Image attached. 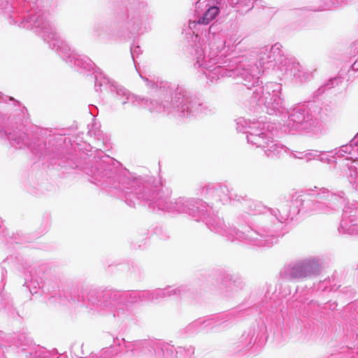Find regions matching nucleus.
Instances as JSON below:
<instances>
[{"label":"nucleus","mask_w":358,"mask_h":358,"mask_svg":"<svg viewBox=\"0 0 358 358\" xmlns=\"http://www.w3.org/2000/svg\"><path fill=\"white\" fill-rule=\"evenodd\" d=\"M346 201L345 194L343 191L333 193L327 189L322 188L317 193L314 199L298 196L292 202L296 209L310 211L315 213H331L343 205Z\"/></svg>","instance_id":"f8f14e48"},{"label":"nucleus","mask_w":358,"mask_h":358,"mask_svg":"<svg viewBox=\"0 0 358 358\" xmlns=\"http://www.w3.org/2000/svg\"><path fill=\"white\" fill-rule=\"evenodd\" d=\"M289 157L292 159H301L306 162V150L304 151H297V150H292L289 149L288 152Z\"/></svg>","instance_id":"c756f323"},{"label":"nucleus","mask_w":358,"mask_h":358,"mask_svg":"<svg viewBox=\"0 0 358 358\" xmlns=\"http://www.w3.org/2000/svg\"><path fill=\"white\" fill-rule=\"evenodd\" d=\"M20 114L21 116L20 122L22 124H24V122L27 123L29 119L28 114L27 113V109L25 108H23L20 109Z\"/></svg>","instance_id":"2f4dec72"},{"label":"nucleus","mask_w":358,"mask_h":358,"mask_svg":"<svg viewBox=\"0 0 358 358\" xmlns=\"http://www.w3.org/2000/svg\"><path fill=\"white\" fill-rule=\"evenodd\" d=\"M141 76L145 80L148 87H149L150 88H155L156 87L157 88V85L155 84L154 82L149 80L148 78H144L142 76Z\"/></svg>","instance_id":"f704fd0d"},{"label":"nucleus","mask_w":358,"mask_h":358,"mask_svg":"<svg viewBox=\"0 0 358 358\" xmlns=\"http://www.w3.org/2000/svg\"><path fill=\"white\" fill-rule=\"evenodd\" d=\"M250 122L251 121H248L244 117H238L236 120V130L238 132H243L247 134V131L248 129V126L250 125Z\"/></svg>","instance_id":"bb28decb"},{"label":"nucleus","mask_w":358,"mask_h":358,"mask_svg":"<svg viewBox=\"0 0 358 358\" xmlns=\"http://www.w3.org/2000/svg\"><path fill=\"white\" fill-rule=\"evenodd\" d=\"M281 48L280 43H275L261 48L257 62L260 66L261 76L266 70L274 67L275 63L278 62L280 71L292 77L297 83H303L313 78L315 69L303 67L294 57H284Z\"/></svg>","instance_id":"9d476101"},{"label":"nucleus","mask_w":358,"mask_h":358,"mask_svg":"<svg viewBox=\"0 0 358 358\" xmlns=\"http://www.w3.org/2000/svg\"><path fill=\"white\" fill-rule=\"evenodd\" d=\"M338 231L341 234L358 235V202L345 205Z\"/></svg>","instance_id":"f3484780"},{"label":"nucleus","mask_w":358,"mask_h":358,"mask_svg":"<svg viewBox=\"0 0 358 358\" xmlns=\"http://www.w3.org/2000/svg\"><path fill=\"white\" fill-rule=\"evenodd\" d=\"M323 115L322 108L314 102H307L294 106L284 124L285 131L313 132L321 131Z\"/></svg>","instance_id":"9b49d317"},{"label":"nucleus","mask_w":358,"mask_h":358,"mask_svg":"<svg viewBox=\"0 0 358 358\" xmlns=\"http://www.w3.org/2000/svg\"><path fill=\"white\" fill-rule=\"evenodd\" d=\"M257 148L263 150L265 155L271 159H279L287 153L289 149L274 140L272 135L264 141Z\"/></svg>","instance_id":"412c9836"},{"label":"nucleus","mask_w":358,"mask_h":358,"mask_svg":"<svg viewBox=\"0 0 358 358\" xmlns=\"http://www.w3.org/2000/svg\"><path fill=\"white\" fill-rule=\"evenodd\" d=\"M89 133L90 134V135H94L99 141H102L103 148L108 149L110 148L109 141L107 136H104L101 131H99L96 134L92 130H91L89 131Z\"/></svg>","instance_id":"c85d7f7f"},{"label":"nucleus","mask_w":358,"mask_h":358,"mask_svg":"<svg viewBox=\"0 0 358 358\" xmlns=\"http://www.w3.org/2000/svg\"><path fill=\"white\" fill-rule=\"evenodd\" d=\"M199 195L206 199H212L215 203L227 204L231 203L233 205L239 204L241 195L229 189L227 186L205 185L198 189Z\"/></svg>","instance_id":"dca6fc26"},{"label":"nucleus","mask_w":358,"mask_h":358,"mask_svg":"<svg viewBox=\"0 0 358 358\" xmlns=\"http://www.w3.org/2000/svg\"><path fill=\"white\" fill-rule=\"evenodd\" d=\"M281 84L268 83L255 89L251 102L258 106H264L269 115L282 114L286 112V108L284 99L281 96Z\"/></svg>","instance_id":"ddd939ff"},{"label":"nucleus","mask_w":358,"mask_h":358,"mask_svg":"<svg viewBox=\"0 0 358 358\" xmlns=\"http://www.w3.org/2000/svg\"><path fill=\"white\" fill-rule=\"evenodd\" d=\"M255 341L254 332L243 333L238 340L232 344L231 351L235 355L241 356L254 345Z\"/></svg>","instance_id":"5701e85b"},{"label":"nucleus","mask_w":358,"mask_h":358,"mask_svg":"<svg viewBox=\"0 0 358 358\" xmlns=\"http://www.w3.org/2000/svg\"><path fill=\"white\" fill-rule=\"evenodd\" d=\"M241 40V36L237 34H231L226 37L217 26H210L208 29V47L196 46L194 50V67L199 69L210 83H217L227 77L240 78L248 89L255 86L261 76L259 64L245 56L227 58V55L234 50Z\"/></svg>","instance_id":"f03ea898"},{"label":"nucleus","mask_w":358,"mask_h":358,"mask_svg":"<svg viewBox=\"0 0 358 358\" xmlns=\"http://www.w3.org/2000/svg\"><path fill=\"white\" fill-rule=\"evenodd\" d=\"M212 207L208 206V211L200 221L205 222L207 227L213 232L218 234L233 241L237 240L257 247H270L275 242V238L270 231H266L263 226V220H259L244 231L241 228L229 227L224 220L216 215H211Z\"/></svg>","instance_id":"423d86ee"},{"label":"nucleus","mask_w":358,"mask_h":358,"mask_svg":"<svg viewBox=\"0 0 358 358\" xmlns=\"http://www.w3.org/2000/svg\"><path fill=\"white\" fill-rule=\"evenodd\" d=\"M108 89L117 101L123 106L130 103L135 107H141L150 113L171 115L178 118H187L206 115L212 109L192 96L182 87H171L167 83L161 85L156 90L155 95L150 99L139 96L130 93L122 86L108 78L101 70L96 71V91L101 87Z\"/></svg>","instance_id":"7ed1b4c3"},{"label":"nucleus","mask_w":358,"mask_h":358,"mask_svg":"<svg viewBox=\"0 0 358 358\" xmlns=\"http://www.w3.org/2000/svg\"><path fill=\"white\" fill-rule=\"evenodd\" d=\"M93 290L88 293L85 302L87 307L92 314L104 315L112 313L113 317L119 320H124L129 316L130 313L127 307L126 303H124V301H120L119 299L114 302V305L113 303L110 304V301H108V306L104 307V313L99 312L98 310H96L98 308L97 302L93 304L90 300L91 292Z\"/></svg>","instance_id":"a211bd4d"},{"label":"nucleus","mask_w":358,"mask_h":358,"mask_svg":"<svg viewBox=\"0 0 358 358\" xmlns=\"http://www.w3.org/2000/svg\"><path fill=\"white\" fill-rule=\"evenodd\" d=\"M248 129L246 135L248 143L257 148L271 136L268 128L266 129V123L258 120L250 122Z\"/></svg>","instance_id":"aec40b11"},{"label":"nucleus","mask_w":358,"mask_h":358,"mask_svg":"<svg viewBox=\"0 0 358 358\" xmlns=\"http://www.w3.org/2000/svg\"><path fill=\"white\" fill-rule=\"evenodd\" d=\"M325 9H329V8L322 7V8H319L318 10H325Z\"/></svg>","instance_id":"e433bc0d"},{"label":"nucleus","mask_w":358,"mask_h":358,"mask_svg":"<svg viewBox=\"0 0 358 358\" xmlns=\"http://www.w3.org/2000/svg\"><path fill=\"white\" fill-rule=\"evenodd\" d=\"M22 1L23 5L20 8L8 6L5 8L4 15L10 24L33 30L70 65L88 71L93 69L94 64L89 57L76 53L61 38L49 20V14L35 7L37 0Z\"/></svg>","instance_id":"20e7f679"},{"label":"nucleus","mask_w":358,"mask_h":358,"mask_svg":"<svg viewBox=\"0 0 358 358\" xmlns=\"http://www.w3.org/2000/svg\"><path fill=\"white\" fill-rule=\"evenodd\" d=\"M306 162L308 163L313 160H317V150H306Z\"/></svg>","instance_id":"7c9ffc66"},{"label":"nucleus","mask_w":358,"mask_h":358,"mask_svg":"<svg viewBox=\"0 0 358 358\" xmlns=\"http://www.w3.org/2000/svg\"><path fill=\"white\" fill-rule=\"evenodd\" d=\"M24 286L26 287L31 294H34L38 292V290L43 287V281L41 278L36 275V273L33 269L24 273Z\"/></svg>","instance_id":"b1692460"},{"label":"nucleus","mask_w":358,"mask_h":358,"mask_svg":"<svg viewBox=\"0 0 358 358\" xmlns=\"http://www.w3.org/2000/svg\"><path fill=\"white\" fill-rule=\"evenodd\" d=\"M357 138H358V132H357Z\"/></svg>","instance_id":"58836bf2"},{"label":"nucleus","mask_w":358,"mask_h":358,"mask_svg":"<svg viewBox=\"0 0 358 358\" xmlns=\"http://www.w3.org/2000/svg\"><path fill=\"white\" fill-rule=\"evenodd\" d=\"M336 289L334 288V286H332L330 289H329V291H336Z\"/></svg>","instance_id":"c9c22d12"},{"label":"nucleus","mask_w":358,"mask_h":358,"mask_svg":"<svg viewBox=\"0 0 358 358\" xmlns=\"http://www.w3.org/2000/svg\"><path fill=\"white\" fill-rule=\"evenodd\" d=\"M317 161L333 164L337 173L345 177L355 189H358L357 134L349 144L329 151L317 150Z\"/></svg>","instance_id":"1a4fd4ad"},{"label":"nucleus","mask_w":358,"mask_h":358,"mask_svg":"<svg viewBox=\"0 0 358 358\" xmlns=\"http://www.w3.org/2000/svg\"><path fill=\"white\" fill-rule=\"evenodd\" d=\"M321 269V259L314 257L291 262L283 268L280 275L287 280H300L318 275Z\"/></svg>","instance_id":"4468645a"},{"label":"nucleus","mask_w":358,"mask_h":358,"mask_svg":"<svg viewBox=\"0 0 358 358\" xmlns=\"http://www.w3.org/2000/svg\"><path fill=\"white\" fill-rule=\"evenodd\" d=\"M196 18L190 20L189 28L197 38L199 35L206 33L208 37L207 26L213 20L219 13L217 6H210L209 0H195Z\"/></svg>","instance_id":"2eb2a0df"},{"label":"nucleus","mask_w":358,"mask_h":358,"mask_svg":"<svg viewBox=\"0 0 358 358\" xmlns=\"http://www.w3.org/2000/svg\"><path fill=\"white\" fill-rule=\"evenodd\" d=\"M141 50L139 46H132L131 47V55L133 58L134 62H135V57L140 54Z\"/></svg>","instance_id":"473e14b6"},{"label":"nucleus","mask_w":358,"mask_h":358,"mask_svg":"<svg viewBox=\"0 0 358 358\" xmlns=\"http://www.w3.org/2000/svg\"><path fill=\"white\" fill-rule=\"evenodd\" d=\"M222 282L231 290L237 291L242 289L243 282L237 275L227 273L222 278Z\"/></svg>","instance_id":"393cba45"},{"label":"nucleus","mask_w":358,"mask_h":358,"mask_svg":"<svg viewBox=\"0 0 358 358\" xmlns=\"http://www.w3.org/2000/svg\"><path fill=\"white\" fill-rule=\"evenodd\" d=\"M329 281H324V283L327 284Z\"/></svg>","instance_id":"4c0bfd02"},{"label":"nucleus","mask_w":358,"mask_h":358,"mask_svg":"<svg viewBox=\"0 0 358 358\" xmlns=\"http://www.w3.org/2000/svg\"><path fill=\"white\" fill-rule=\"evenodd\" d=\"M98 150V156L89 160L83 168L84 173L90 182L124 199L129 206L144 203L154 210L188 214L196 221H200L208 211V204L199 199L179 197L171 200V190L161 181L123 170L119 162L101 151V146Z\"/></svg>","instance_id":"f257e3e1"},{"label":"nucleus","mask_w":358,"mask_h":358,"mask_svg":"<svg viewBox=\"0 0 358 358\" xmlns=\"http://www.w3.org/2000/svg\"><path fill=\"white\" fill-rule=\"evenodd\" d=\"M341 78H333L329 80L328 83L320 87L317 92L319 94L323 93L326 90L331 89V87H334L335 85H338L340 83H341Z\"/></svg>","instance_id":"cd10ccee"},{"label":"nucleus","mask_w":358,"mask_h":358,"mask_svg":"<svg viewBox=\"0 0 358 358\" xmlns=\"http://www.w3.org/2000/svg\"><path fill=\"white\" fill-rule=\"evenodd\" d=\"M241 201L239 202V208L243 213H246L248 216H243L239 215L236 217L237 224L243 229L244 231L249 228V226H252L259 220H263V226L266 231H270L275 238L273 242L270 246L276 243L280 234L276 231L275 227L278 224H282L289 218L292 219L294 215L300 213V209H296L295 207L289 211L282 208L272 209L267 208L262 202L255 201L245 196H239Z\"/></svg>","instance_id":"39448f33"},{"label":"nucleus","mask_w":358,"mask_h":358,"mask_svg":"<svg viewBox=\"0 0 358 358\" xmlns=\"http://www.w3.org/2000/svg\"><path fill=\"white\" fill-rule=\"evenodd\" d=\"M241 12H248L253 6L252 0H231Z\"/></svg>","instance_id":"a878e982"},{"label":"nucleus","mask_w":358,"mask_h":358,"mask_svg":"<svg viewBox=\"0 0 358 358\" xmlns=\"http://www.w3.org/2000/svg\"><path fill=\"white\" fill-rule=\"evenodd\" d=\"M0 138L7 139L10 141V144L16 148H23L25 147L40 152L42 148L45 147V144L39 143L37 146L35 143L32 144L29 138L28 134L24 131H13V132H8L6 130L0 129Z\"/></svg>","instance_id":"6ab92c4d"},{"label":"nucleus","mask_w":358,"mask_h":358,"mask_svg":"<svg viewBox=\"0 0 358 358\" xmlns=\"http://www.w3.org/2000/svg\"><path fill=\"white\" fill-rule=\"evenodd\" d=\"M105 30V27L103 24H97L94 26V31L97 35H100L102 31Z\"/></svg>","instance_id":"72a5a7b5"},{"label":"nucleus","mask_w":358,"mask_h":358,"mask_svg":"<svg viewBox=\"0 0 358 358\" xmlns=\"http://www.w3.org/2000/svg\"><path fill=\"white\" fill-rule=\"evenodd\" d=\"M224 316V315H222L209 317L208 319L199 318L189 324L187 327V330L194 333L201 329L213 328L227 321L229 315L226 314Z\"/></svg>","instance_id":"4be33fe9"},{"label":"nucleus","mask_w":358,"mask_h":358,"mask_svg":"<svg viewBox=\"0 0 358 358\" xmlns=\"http://www.w3.org/2000/svg\"><path fill=\"white\" fill-rule=\"evenodd\" d=\"M122 351H131L134 354H150L155 358H185L191 357L194 349L192 346L187 349L182 347L175 348L173 345L159 341L127 342L124 338H116L113 340V346L103 348L100 352V357L110 358Z\"/></svg>","instance_id":"0eeeda50"},{"label":"nucleus","mask_w":358,"mask_h":358,"mask_svg":"<svg viewBox=\"0 0 358 358\" xmlns=\"http://www.w3.org/2000/svg\"><path fill=\"white\" fill-rule=\"evenodd\" d=\"M187 292L184 286L173 287L169 286L164 289H156L152 291H134L131 292H99L93 290L91 292V301L94 304L97 301L99 312L104 313V307L110 304H115L118 299L126 303H135L139 302H155L171 296H182Z\"/></svg>","instance_id":"6e6552de"}]
</instances>
